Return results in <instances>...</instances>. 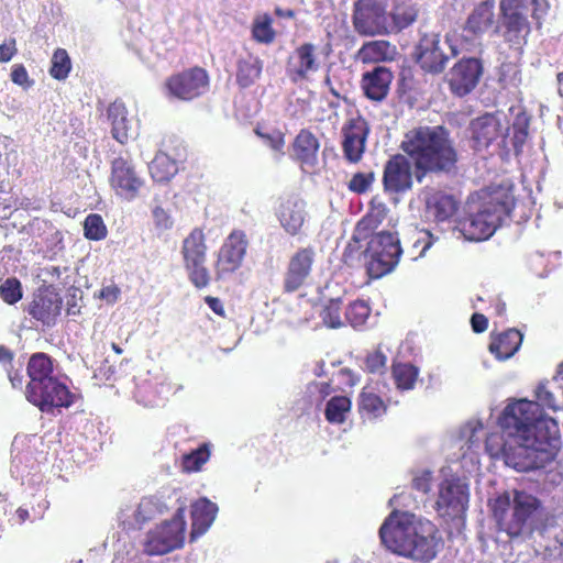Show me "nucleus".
Returning <instances> with one entry per match:
<instances>
[{
  "label": "nucleus",
  "mask_w": 563,
  "mask_h": 563,
  "mask_svg": "<svg viewBox=\"0 0 563 563\" xmlns=\"http://www.w3.org/2000/svg\"><path fill=\"white\" fill-rule=\"evenodd\" d=\"M402 249L396 233L380 231L373 234L364 251L366 272L371 278H380L397 266Z\"/></svg>",
  "instance_id": "obj_7"
},
{
  "label": "nucleus",
  "mask_w": 563,
  "mask_h": 563,
  "mask_svg": "<svg viewBox=\"0 0 563 563\" xmlns=\"http://www.w3.org/2000/svg\"><path fill=\"white\" fill-rule=\"evenodd\" d=\"M27 376L30 378L26 386H35L44 384L48 379H55L53 376V360L49 355L43 352H37L31 355L26 366Z\"/></svg>",
  "instance_id": "obj_33"
},
{
  "label": "nucleus",
  "mask_w": 563,
  "mask_h": 563,
  "mask_svg": "<svg viewBox=\"0 0 563 563\" xmlns=\"http://www.w3.org/2000/svg\"><path fill=\"white\" fill-rule=\"evenodd\" d=\"M529 3L533 5L532 18L537 26H541V20L549 10L547 0H500L499 1V22L494 29V33L501 36L509 47L519 48L527 43L531 32V25L528 20Z\"/></svg>",
  "instance_id": "obj_6"
},
{
  "label": "nucleus",
  "mask_w": 563,
  "mask_h": 563,
  "mask_svg": "<svg viewBox=\"0 0 563 563\" xmlns=\"http://www.w3.org/2000/svg\"><path fill=\"white\" fill-rule=\"evenodd\" d=\"M387 405L377 394L363 388L358 396V412L362 418L375 420L384 416Z\"/></svg>",
  "instance_id": "obj_36"
},
{
  "label": "nucleus",
  "mask_w": 563,
  "mask_h": 563,
  "mask_svg": "<svg viewBox=\"0 0 563 563\" xmlns=\"http://www.w3.org/2000/svg\"><path fill=\"white\" fill-rule=\"evenodd\" d=\"M388 0H356L352 22L354 30L363 36L390 34Z\"/></svg>",
  "instance_id": "obj_10"
},
{
  "label": "nucleus",
  "mask_w": 563,
  "mask_h": 563,
  "mask_svg": "<svg viewBox=\"0 0 563 563\" xmlns=\"http://www.w3.org/2000/svg\"><path fill=\"white\" fill-rule=\"evenodd\" d=\"M489 507L498 530L510 539L543 532L558 525V517L545 509L542 500L523 489L504 492Z\"/></svg>",
  "instance_id": "obj_3"
},
{
  "label": "nucleus",
  "mask_w": 563,
  "mask_h": 563,
  "mask_svg": "<svg viewBox=\"0 0 563 563\" xmlns=\"http://www.w3.org/2000/svg\"><path fill=\"white\" fill-rule=\"evenodd\" d=\"M71 70L70 57L66 49L57 48L52 56L49 75L56 80H64Z\"/></svg>",
  "instance_id": "obj_44"
},
{
  "label": "nucleus",
  "mask_w": 563,
  "mask_h": 563,
  "mask_svg": "<svg viewBox=\"0 0 563 563\" xmlns=\"http://www.w3.org/2000/svg\"><path fill=\"white\" fill-rule=\"evenodd\" d=\"M11 80L19 86H30L29 74L26 68L22 65H14L11 71Z\"/></svg>",
  "instance_id": "obj_55"
},
{
  "label": "nucleus",
  "mask_w": 563,
  "mask_h": 563,
  "mask_svg": "<svg viewBox=\"0 0 563 563\" xmlns=\"http://www.w3.org/2000/svg\"><path fill=\"white\" fill-rule=\"evenodd\" d=\"M320 142L308 129H301L291 143V157L301 167H313L318 162Z\"/></svg>",
  "instance_id": "obj_26"
},
{
  "label": "nucleus",
  "mask_w": 563,
  "mask_h": 563,
  "mask_svg": "<svg viewBox=\"0 0 563 563\" xmlns=\"http://www.w3.org/2000/svg\"><path fill=\"white\" fill-rule=\"evenodd\" d=\"M85 238L92 241H99L107 236V227L103 219L98 213H90L84 221Z\"/></svg>",
  "instance_id": "obj_45"
},
{
  "label": "nucleus",
  "mask_w": 563,
  "mask_h": 563,
  "mask_svg": "<svg viewBox=\"0 0 563 563\" xmlns=\"http://www.w3.org/2000/svg\"><path fill=\"white\" fill-rule=\"evenodd\" d=\"M537 401L520 399L509 404L500 418L501 428L514 437L531 459L530 467H543L552 462L560 443L558 422L544 415L543 408L556 410L555 397L547 383L536 389Z\"/></svg>",
  "instance_id": "obj_1"
},
{
  "label": "nucleus",
  "mask_w": 563,
  "mask_h": 563,
  "mask_svg": "<svg viewBox=\"0 0 563 563\" xmlns=\"http://www.w3.org/2000/svg\"><path fill=\"white\" fill-rule=\"evenodd\" d=\"M255 134L263 140V142L276 152H282L285 146V134L280 130H273L272 132H263L260 126L255 130Z\"/></svg>",
  "instance_id": "obj_52"
},
{
  "label": "nucleus",
  "mask_w": 563,
  "mask_h": 563,
  "mask_svg": "<svg viewBox=\"0 0 563 563\" xmlns=\"http://www.w3.org/2000/svg\"><path fill=\"white\" fill-rule=\"evenodd\" d=\"M143 179L136 174L131 163L122 157L111 164L110 186L120 198L132 201L143 187Z\"/></svg>",
  "instance_id": "obj_23"
},
{
  "label": "nucleus",
  "mask_w": 563,
  "mask_h": 563,
  "mask_svg": "<svg viewBox=\"0 0 563 563\" xmlns=\"http://www.w3.org/2000/svg\"><path fill=\"white\" fill-rule=\"evenodd\" d=\"M375 181V173L368 172V173H355L350 181L347 183V188L350 191L362 195L369 190L372 185Z\"/></svg>",
  "instance_id": "obj_51"
},
{
  "label": "nucleus",
  "mask_w": 563,
  "mask_h": 563,
  "mask_svg": "<svg viewBox=\"0 0 563 563\" xmlns=\"http://www.w3.org/2000/svg\"><path fill=\"white\" fill-rule=\"evenodd\" d=\"M210 459L209 443H202L198 449L184 454L181 457L183 471L187 473L198 472L202 465Z\"/></svg>",
  "instance_id": "obj_43"
},
{
  "label": "nucleus",
  "mask_w": 563,
  "mask_h": 563,
  "mask_svg": "<svg viewBox=\"0 0 563 563\" xmlns=\"http://www.w3.org/2000/svg\"><path fill=\"white\" fill-rule=\"evenodd\" d=\"M530 118L521 112L518 113L511 125V145L515 154L519 155L529 136Z\"/></svg>",
  "instance_id": "obj_42"
},
{
  "label": "nucleus",
  "mask_w": 563,
  "mask_h": 563,
  "mask_svg": "<svg viewBox=\"0 0 563 563\" xmlns=\"http://www.w3.org/2000/svg\"><path fill=\"white\" fill-rule=\"evenodd\" d=\"M400 148L410 158L420 183L428 174L450 173L456 168L457 151L443 126H417L405 133Z\"/></svg>",
  "instance_id": "obj_4"
},
{
  "label": "nucleus",
  "mask_w": 563,
  "mask_h": 563,
  "mask_svg": "<svg viewBox=\"0 0 563 563\" xmlns=\"http://www.w3.org/2000/svg\"><path fill=\"white\" fill-rule=\"evenodd\" d=\"M111 122V134L119 143L124 144L131 136V121L128 119V110L123 102L113 101L107 110Z\"/></svg>",
  "instance_id": "obj_31"
},
{
  "label": "nucleus",
  "mask_w": 563,
  "mask_h": 563,
  "mask_svg": "<svg viewBox=\"0 0 563 563\" xmlns=\"http://www.w3.org/2000/svg\"><path fill=\"white\" fill-rule=\"evenodd\" d=\"M218 514V506L208 498L197 499L191 505V538L203 534L212 525Z\"/></svg>",
  "instance_id": "obj_30"
},
{
  "label": "nucleus",
  "mask_w": 563,
  "mask_h": 563,
  "mask_svg": "<svg viewBox=\"0 0 563 563\" xmlns=\"http://www.w3.org/2000/svg\"><path fill=\"white\" fill-rule=\"evenodd\" d=\"M382 184L384 192L389 196H400L412 188L413 173L406 155L394 154L386 161Z\"/></svg>",
  "instance_id": "obj_16"
},
{
  "label": "nucleus",
  "mask_w": 563,
  "mask_h": 563,
  "mask_svg": "<svg viewBox=\"0 0 563 563\" xmlns=\"http://www.w3.org/2000/svg\"><path fill=\"white\" fill-rule=\"evenodd\" d=\"M251 34L256 43L265 45L272 44L276 38L272 16L268 13L256 15L252 22Z\"/></svg>",
  "instance_id": "obj_39"
},
{
  "label": "nucleus",
  "mask_w": 563,
  "mask_h": 563,
  "mask_svg": "<svg viewBox=\"0 0 563 563\" xmlns=\"http://www.w3.org/2000/svg\"><path fill=\"white\" fill-rule=\"evenodd\" d=\"M495 26V1L483 0L474 5L464 23L463 29L474 37H479L487 33L489 30H494Z\"/></svg>",
  "instance_id": "obj_25"
},
{
  "label": "nucleus",
  "mask_w": 563,
  "mask_h": 563,
  "mask_svg": "<svg viewBox=\"0 0 563 563\" xmlns=\"http://www.w3.org/2000/svg\"><path fill=\"white\" fill-rule=\"evenodd\" d=\"M16 53L15 40H11L9 44L4 43L0 45V62L7 63L12 59Z\"/></svg>",
  "instance_id": "obj_59"
},
{
  "label": "nucleus",
  "mask_w": 563,
  "mask_h": 563,
  "mask_svg": "<svg viewBox=\"0 0 563 563\" xmlns=\"http://www.w3.org/2000/svg\"><path fill=\"white\" fill-rule=\"evenodd\" d=\"M523 340L522 333L517 329H508L501 333L492 334L488 346L489 352L499 361L514 356Z\"/></svg>",
  "instance_id": "obj_29"
},
{
  "label": "nucleus",
  "mask_w": 563,
  "mask_h": 563,
  "mask_svg": "<svg viewBox=\"0 0 563 563\" xmlns=\"http://www.w3.org/2000/svg\"><path fill=\"white\" fill-rule=\"evenodd\" d=\"M515 206L514 196L505 189L483 192L478 201L470 206V212L461 222V232L470 241L490 238Z\"/></svg>",
  "instance_id": "obj_5"
},
{
  "label": "nucleus",
  "mask_w": 563,
  "mask_h": 563,
  "mask_svg": "<svg viewBox=\"0 0 563 563\" xmlns=\"http://www.w3.org/2000/svg\"><path fill=\"white\" fill-rule=\"evenodd\" d=\"M8 377H9L11 385L14 388H20V389L22 388L23 382H24V375H23L21 367L18 369H14L13 367L8 369Z\"/></svg>",
  "instance_id": "obj_61"
},
{
  "label": "nucleus",
  "mask_w": 563,
  "mask_h": 563,
  "mask_svg": "<svg viewBox=\"0 0 563 563\" xmlns=\"http://www.w3.org/2000/svg\"><path fill=\"white\" fill-rule=\"evenodd\" d=\"M413 60L420 69L430 75H439L446 68L450 56L441 46L439 34H423L412 53Z\"/></svg>",
  "instance_id": "obj_17"
},
{
  "label": "nucleus",
  "mask_w": 563,
  "mask_h": 563,
  "mask_svg": "<svg viewBox=\"0 0 563 563\" xmlns=\"http://www.w3.org/2000/svg\"><path fill=\"white\" fill-rule=\"evenodd\" d=\"M14 354L11 350L5 347L4 345H0V363L11 364L13 361Z\"/></svg>",
  "instance_id": "obj_63"
},
{
  "label": "nucleus",
  "mask_w": 563,
  "mask_h": 563,
  "mask_svg": "<svg viewBox=\"0 0 563 563\" xmlns=\"http://www.w3.org/2000/svg\"><path fill=\"white\" fill-rule=\"evenodd\" d=\"M185 508L179 507L173 519L148 531L144 552L148 555H163L183 547L185 541Z\"/></svg>",
  "instance_id": "obj_9"
},
{
  "label": "nucleus",
  "mask_w": 563,
  "mask_h": 563,
  "mask_svg": "<svg viewBox=\"0 0 563 563\" xmlns=\"http://www.w3.org/2000/svg\"><path fill=\"white\" fill-rule=\"evenodd\" d=\"M387 214V206L383 201L377 200L376 198L372 199L368 211L356 223L357 231L364 232L365 234L369 235L383 223Z\"/></svg>",
  "instance_id": "obj_37"
},
{
  "label": "nucleus",
  "mask_w": 563,
  "mask_h": 563,
  "mask_svg": "<svg viewBox=\"0 0 563 563\" xmlns=\"http://www.w3.org/2000/svg\"><path fill=\"white\" fill-rule=\"evenodd\" d=\"M60 306L62 300L57 294L43 290L34 295L26 311L35 320L44 324H51L54 322L56 316L59 314Z\"/></svg>",
  "instance_id": "obj_28"
},
{
  "label": "nucleus",
  "mask_w": 563,
  "mask_h": 563,
  "mask_svg": "<svg viewBox=\"0 0 563 563\" xmlns=\"http://www.w3.org/2000/svg\"><path fill=\"white\" fill-rule=\"evenodd\" d=\"M367 238H368L367 234H365L364 232H358L357 228L355 227L353 235H352L351 240L349 241L347 245L345 246V249L343 251V255H342L343 262L346 265H349V266L354 265V262L356 260H360L362 254L364 255V252L362 251L361 242L363 240H366Z\"/></svg>",
  "instance_id": "obj_46"
},
{
  "label": "nucleus",
  "mask_w": 563,
  "mask_h": 563,
  "mask_svg": "<svg viewBox=\"0 0 563 563\" xmlns=\"http://www.w3.org/2000/svg\"><path fill=\"white\" fill-rule=\"evenodd\" d=\"M25 398L42 412H49L54 408H68L74 402V395L57 378L35 386H25Z\"/></svg>",
  "instance_id": "obj_14"
},
{
  "label": "nucleus",
  "mask_w": 563,
  "mask_h": 563,
  "mask_svg": "<svg viewBox=\"0 0 563 563\" xmlns=\"http://www.w3.org/2000/svg\"><path fill=\"white\" fill-rule=\"evenodd\" d=\"M393 79L394 74L386 66H376L373 70L364 73L361 79L364 96L376 102L385 100Z\"/></svg>",
  "instance_id": "obj_24"
},
{
  "label": "nucleus",
  "mask_w": 563,
  "mask_h": 563,
  "mask_svg": "<svg viewBox=\"0 0 563 563\" xmlns=\"http://www.w3.org/2000/svg\"><path fill=\"white\" fill-rule=\"evenodd\" d=\"M210 77L208 71L194 66L170 75L165 81V88L173 98L191 101L208 91Z\"/></svg>",
  "instance_id": "obj_11"
},
{
  "label": "nucleus",
  "mask_w": 563,
  "mask_h": 563,
  "mask_svg": "<svg viewBox=\"0 0 563 563\" xmlns=\"http://www.w3.org/2000/svg\"><path fill=\"white\" fill-rule=\"evenodd\" d=\"M153 219L155 227L159 230H168L173 227V220L169 213L159 206H156L153 211Z\"/></svg>",
  "instance_id": "obj_54"
},
{
  "label": "nucleus",
  "mask_w": 563,
  "mask_h": 563,
  "mask_svg": "<svg viewBox=\"0 0 563 563\" xmlns=\"http://www.w3.org/2000/svg\"><path fill=\"white\" fill-rule=\"evenodd\" d=\"M342 151L344 158L352 164L358 163L364 155L371 129L368 122L357 115L342 126Z\"/></svg>",
  "instance_id": "obj_20"
},
{
  "label": "nucleus",
  "mask_w": 563,
  "mask_h": 563,
  "mask_svg": "<svg viewBox=\"0 0 563 563\" xmlns=\"http://www.w3.org/2000/svg\"><path fill=\"white\" fill-rule=\"evenodd\" d=\"M483 73L484 66L479 58H461L446 75L450 91L457 97L467 96L477 87Z\"/></svg>",
  "instance_id": "obj_15"
},
{
  "label": "nucleus",
  "mask_w": 563,
  "mask_h": 563,
  "mask_svg": "<svg viewBox=\"0 0 563 563\" xmlns=\"http://www.w3.org/2000/svg\"><path fill=\"white\" fill-rule=\"evenodd\" d=\"M352 401L346 396H334L325 406L324 417L328 422L342 424L346 420V413L351 411Z\"/></svg>",
  "instance_id": "obj_41"
},
{
  "label": "nucleus",
  "mask_w": 563,
  "mask_h": 563,
  "mask_svg": "<svg viewBox=\"0 0 563 563\" xmlns=\"http://www.w3.org/2000/svg\"><path fill=\"white\" fill-rule=\"evenodd\" d=\"M0 297L8 305H14L22 298V287L18 278L11 277L0 285Z\"/></svg>",
  "instance_id": "obj_50"
},
{
  "label": "nucleus",
  "mask_w": 563,
  "mask_h": 563,
  "mask_svg": "<svg viewBox=\"0 0 563 563\" xmlns=\"http://www.w3.org/2000/svg\"><path fill=\"white\" fill-rule=\"evenodd\" d=\"M318 47L311 42L298 45L286 60V75L294 84L307 81L309 75L320 69Z\"/></svg>",
  "instance_id": "obj_19"
},
{
  "label": "nucleus",
  "mask_w": 563,
  "mask_h": 563,
  "mask_svg": "<svg viewBox=\"0 0 563 563\" xmlns=\"http://www.w3.org/2000/svg\"><path fill=\"white\" fill-rule=\"evenodd\" d=\"M379 538L393 553L424 563L435 559L442 545L439 529L432 521L398 510L384 520Z\"/></svg>",
  "instance_id": "obj_2"
},
{
  "label": "nucleus",
  "mask_w": 563,
  "mask_h": 563,
  "mask_svg": "<svg viewBox=\"0 0 563 563\" xmlns=\"http://www.w3.org/2000/svg\"><path fill=\"white\" fill-rule=\"evenodd\" d=\"M208 245L203 229L194 228L181 243L184 268L189 282L197 288H207L211 283V274L206 265Z\"/></svg>",
  "instance_id": "obj_8"
},
{
  "label": "nucleus",
  "mask_w": 563,
  "mask_h": 563,
  "mask_svg": "<svg viewBox=\"0 0 563 563\" xmlns=\"http://www.w3.org/2000/svg\"><path fill=\"white\" fill-rule=\"evenodd\" d=\"M341 305V299H331L321 310L320 317L328 328L338 329L342 325Z\"/></svg>",
  "instance_id": "obj_49"
},
{
  "label": "nucleus",
  "mask_w": 563,
  "mask_h": 563,
  "mask_svg": "<svg viewBox=\"0 0 563 563\" xmlns=\"http://www.w3.org/2000/svg\"><path fill=\"white\" fill-rule=\"evenodd\" d=\"M314 261L316 251L312 246L299 247L290 256L283 282L285 292H295L307 283Z\"/></svg>",
  "instance_id": "obj_22"
},
{
  "label": "nucleus",
  "mask_w": 563,
  "mask_h": 563,
  "mask_svg": "<svg viewBox=\"0 0 563 563\" xmlns=\"http://www.w3.org/2000/svg\"><path fill=\"white\" fill-rule=\"evenodd\" d=\"M371 314V307L364 300L351 302L345 311L346 320L352 327L363 325Z\"/></svg>",
  "instance_id": "obj_47"
},
{
  "label": "nucleus",
  "mask_w": 563,
  "mask_h": 563,
  "mask_svg": "<svg viewBox=\"0 0 563 563\" xmlns=\"http://www.w3.org/2000/svg\"><path fill=\"white\" fill-rule=\"evenodd\" d=\"M120 294V288L117 285L112 284L103 286L100 289L99 298L106 300L108 303H114L119 299Z\"/></svg>",
  "instance_id": "obj_57"
},
{
  "label": "nucleus",
  "mask_w": 563,
  "mask_h": 563,
  "mask_svg": "<svg viewBox=\"0 0 563 563\" xmlns=\"http://www.w3.org/2000/svg\"><path fill=\"white\" fill-rule=\"evenodd\" d=\"M205 302L216 314H218L219 317H222V318L225 317V310H224L223 303L218 297L206 296Z\"/></svg>",
  "instance_id": "obj_60"
},
{
  "label": "nucleus",
  "mask_w": 563,
  "mask_h": 563,
  "mask_svg": "<svg viewBox=\"0 0 563 563\" xmlns=\"http://www.w3.org/2000/svg\"><path fill=\"white\" fill-rule=\"evenodd\" d=\"M178 167L174 159L164 153L155 155L150 164V174L154 181H169L177 173Z\"/></svg>",
  "instance_id": "obj_38"
},
{
  "label": "nucleus",
  "mask_w": 563,
  "mask_h": 563,
  "mask_svg": "<svg viewBox=\"0 0 563 563\" xmlns=\"http://www.w3.org/2000/svg\"><path fill=\"white\" fill-rule=\"evenodd\" d=\"M275 216L282 229L288 235L296 236L301 233L308 217L307 201L295 192L280 196Z\"/></svg>",
  "instance_id": "obj_18"
},
{
  "label": "nucleus",
  "mask_w": 563,
  "mask_h": 563,
  "mask_svg": "<svg viewBox=\"0 0 563 563\" xmlns=\"http://www.w3.org/2000/svg\"><path fill=\"white\" fill-rule=\"evenodd\" d=\"M412 487L421 493H429L431 490V473L424 472L412 481Z\"/></svg>",
  "instance_id": "obj_56"
},
{
  "label": "nucleus",
  "mask_w": 563,
  "mask_h": 563,
  "mask_svg": "<svg viewBox=\"0 0 563 563\" xmlns=\"http://www.w3.org/2000/svg\"><path fill=\"white\" fill-rule=\"evenodd\" d=\"M275 14L280 18H287V19H294L295 18V11L294 10H283L280 8L275 9Z\"/></svg>",
  "instance_id": "obj_64"
},
{
  "label": "nucleus",
  "mask_w": 563,
  "mask_h": 563,
  "mask_svg": "<svg viewBox=\"0 0 563 563\" xmlns=\"http://www.w3.org/2000/svg\"><path fill=\"white\" fill-rule=\"evenodd\" d=\"M471 325L475 333H483L488 328V319L483 313L475 312L471 317Z\"/></svg>",
  "instance_id": "obj_58"
},
{
  "label": "nucleus",
  "mask_w": 563,
  "mask_h": 563,
  "mask_svg": "<svg viewBox=\"0 0 563 563\" xmlns=\"http://www.w3.org/2000/svg\"><path fill=\"white\" fill-rule=\"evenodd\" d=\"M364 368L367 373L379 376L387 372V356L380 347L366 354Z\"/></svg>",
  "instance_id": "obj_48"
},
{
  "label": "nucleus",
  "mask_w": 563,
  "mask_h": 563,
  "mask_svg": "<svg viewBox=\"0 0 563 563\" xmlns=\"http://www.w3.org/2000/svg\"><path fill=\"white\" fill-rule=\"evenodd\" d=\"M396 47L385 40L365 42L357 51L356 57L363 64H376L393 60Z\"/></svg>",
  "instance_id": "obj_32"
},
{
  "label": "nucleus",
  "mask_w": 563,
  "mask_h": 563,
  "mask_svg": "<svg viewBox=\"0 0 563 563\" xmlns=\"http://www.w3.org/2000/svg\"><path fill=\"white\" fill-rule=\"evenodd\" d=\"M468 499V485L459 477H446L439 485L435 510L443 518H462L466 512Z\"/></svg>",
  "instance_id": "obj_12"
},
{
  "label": "nucleus",
  "mask_w": 563,
  "mask_h": 563,
  "mask_svg": "<svg viewBox=\"0 0 563 563\" xmlns=\"http://www.w3.org/2000/svg\"><path fill=\"white\" fill-rule=\"evenodd\" d=\"M156 510L157 506L152 499H143L135 511V521L140 525H144L153 520Z\"/></svg>",
  "instance_id": "obj_53"
},
{
  "label": "nucleus",
  "mask_w": 563,
  "mask_h": 563,
  "mask_svg": "<svg viewBox=\"0 0 563 563\" xmlns=\"http://www.w3.org/2000/svg\"><path fill=\"white\" fill-rule=\"evenodd\" d=\"M389 16L391 18L390 33L399 32L417 20L418 8L409 0H395Z\"/></svg>",
  "instance_id": "obj_35"
},
{
  "label": "nucleus",
  "mask_w": 563,
  "mask_h": 563,
  "mask_svg": "<svg viewBox=\"0 0 563 563\" xmlns=\"http://www.w3.org/2000/svg\"><path fill=\"white\" fill-rule=\"evenodd\" d=\"M263 71V60L254 55L240 58L236 62L235 80L239 87L249 88L253 86L261 77Z\"/></svg>",
  "instance_id": "obj_34"
},
{
  "label": "nucleus",
  "mask_w": 563,
  "mask_h": 563,
  "mask_svg": "<svg viewBox=\"0 0 563 563\" xmlns=\"http://www.w3.org/2000/svg\"><path fill=\"white\" fill-rule=\"evenodd\" d=\"M313 387L317 389L321 400L325 399L333 391L331 384L328 382L314 383Z\"/></svg>",
  "instance_id": "obj_62"
},
{
  "label": "nucleus",
  "mask_w": 563,
  "mask_h": 563,
  "mask_svg": "<svg viewBox=\"0 0 563 563\" xmlns=\"http://www.w3.org/2000/svg\"><path fill=\"white\" fill-rule=\"evenodd\" d=\"M247 246L249 240L242 230L235 229L224 239L214 261L217 280L224 279L240 269L246 255Z\"/></svg>",
  "instance_id": "obj_13"
},
{
  "label": "nucleus",
  "mask_w": 563,
  "mask_h": 563,
  "mask_svg": "<svg viewBox=\"0 0 563 563\" xmlns=\"http://www.w3.org/2000/svg\"><path fill=\"white\" fill-rule=\"evenodd\" d=\"M391 375L399 390H410L416 385L419 369L409 363H393Z\"/></svg>",
  "instance_id": "obj_40"
},
{
  "label": "nucleus",
  "mask_w": 563,
  "mask_h": 563,
  "mask_svg": "<svg viewBox=\"0 0 563 563\" xmlns=\"http://www.w3.org/2000/svg\"><path fill=\"white\" fill-rule=\"evenodd\" d=\"M459 208V199L446 191L432 190L426 196V210L437 222L449 221Z\"/></svg>",
  "instance_id": "obj_27"
},
{
  "label": "nucleus",
  "mask_w": 563,
  "mask_h": 563,
  "mask_svg": "<svg viewBox=\"0 0 563 563\" xmlns=\"http://www.w3.org/2000/svg\"><path fill=\"white\" fill-rule=\"evenodd\" d=\"M509 128L504 126L496 113H484L470 122L468 132L473 150L488 148L499 139H505Z\"/></svg>",
  "instance_id": "obj_21"
}]
</instances>
